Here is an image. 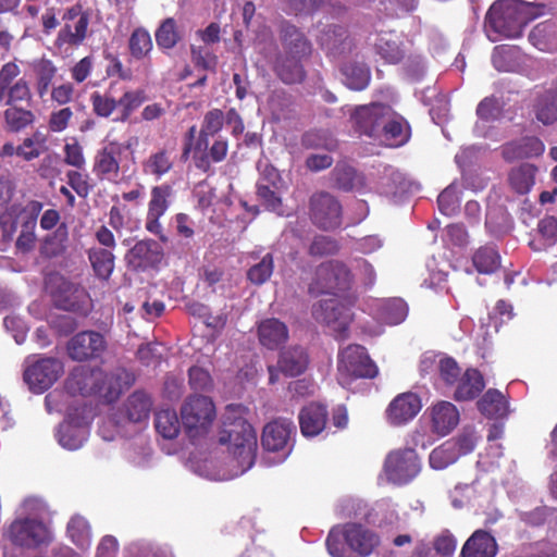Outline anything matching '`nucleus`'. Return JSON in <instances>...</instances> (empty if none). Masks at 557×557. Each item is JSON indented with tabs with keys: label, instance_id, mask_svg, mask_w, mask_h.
I'll return each instance as SVG.
<instances>
[{
	"label": "nucleus",
	"instance_id": "nucleus-1",
	"mask_svg": "<svg viewBox=\"0 0 557 557\" xmlns=\"http://www.w3.org/2000/svg\"><path fill=\"white\" fill-rule=\"evenodd\" d=\"M247 409L242 405H228L223 414L221 444H228V456L221 463L213 454L193 453L187 468L211 481H227L247 472L255 463L257 435L247 421Z\"/></svg>",
	"mask_w": 557,
	"mask_h": 557
},
{
	"label": "nucleus",
	"instance_id": "nucleus-2",
	"mask_svg": "<svg viewBox=\"0 0 557 557\" xmlns=\"http://www.w3.org/2000/svg\"><path fill=\"white\" fill-rule=\"evenodd\" d=\"M349 281V272L343 263L329 261L319 265L309 285V292L313 295H332L313 306L312 315L318 322L325 324L339 339L347 336L352 313L350 306L343 302L335 294L348 288Z\"/></svg>",
	"mask_w": 557,
	"mask_h": 557
},
{
	"label": "nucleus",
	"instance_id": "nucleus-3",
	"mask_svg": "<svg viewBox=\"0 0 557 557\" xmlns=\"http://www.w3.org/2000/svg\"><path fill=\"white\" fill-rule=\"evenodd\" d=\"M3 557H9L7 545L25 549L48 547L54 540L49 507L38 497H27L18 506L15 517L2 528Z\"/></svg>",
	"mask_w": 557,
	"mask_h": 557
},
{
	"label": "nucleus",
	"instance_id": "nucleus-4",
	"mask_svg": "<svg viewBox=\"0 0 557 557\" xmlns=\"http://www.w3.org/2000/svg\"><path fill=\"white\" fill-rule=\"evenodd\" d=\"M382 519L369 513L366 522H349L331 529L325 541L331 557H369L381 544Z\"/></svg>",
	"mask_w": 557,
	"mask_h": 557
},
{
	"label": "nucleus",
	"instance_id": "nucleus-5",
	"mask_svg": "<svg viewBox=\"0 0 557 557\" xmlns=\"http://www.w3.org/2000/svg\"><path fill=\"white\" fill-rule=\"evenodd\" d=\"M133 382L134 375L125 369H115L110 373H103L100 369L91 370L87 367H77L67 379L66 388L73 394H97L111 403L117 399Z\"/></svg>",
	"mask_w": 557,
	"mask_h": 557
},
{
	"label": "nucleus",
	"instance_id": "nucleus-6",
	"mask_svg": "<svg viewBox=\"0 0 557 557\" xmlns=\"http://www.w3.org/2000/svg\"><path fill=\"white\" fill-rule=\"evenodd\" d=\"M544 4L522 0H498L486 14V22L497 34L507 38H518L523 28L544 14Z\"/></svg>",
	"mask_w": 557,
	"mask_h": 557
},
{
	"label": "nucleus",
	"instance_id": "nucleus-7",
	"mask_svg": "<svg viewBox=\"0 0 557 557\" xmlns=\"http://www.w3.org/2000/svg\"><path fill=\"white\" fill-rule=\"evenodd\" d=\"M281 40L285 55L275 58L273 69L284 83H298L304 77L300 59L310 53V42L296 26L289 23L282 24Z\"/></svg>",
	"mask_w": 557,
	"mask_h": 557
},
{
	"label": "nucleus",
	"instance_id": "nucleus-8",
	"mask_svg": "<svg viewBox=\"0 0 557 557\" xmlns=\"http://www.w3.org/2000/svg\"><path fill=\"white\" fill-rule=\"evenodd\" d=\"M295 435L296 428L289 419L277 418L268 422L261 434L264 461L269 466L284 462L293 451Z\"/></svg>",
	"mask_w": 557,
	"mask_h": 557
},
{
	"label": "nucleus",
	"instance_id": "nucleus-9",
	"mask_svg": "<svg viewBox=\"0 0 557 557\" xmlns=\"http://www.w3.org/2000/svg\"><path fill=\"white\" fill-rule=\"evenodd\" d=\"M152 401L150 396L143 392H134L124 404L122 417L111 416L103 420L99 426V434L104 441H113L123 434L125 423L145 422L150 413Z\"/></svg>",
	"mask_w": 557,
	"mask_h": 557
},
{
	"label": "nucleus",
	"instance_id": "nucleus-10",
	"mask_svg": "<svg viewBox=\"0 0 557 557\" xmlns=\"http://www.w3.org/2000/svg\"><path fill=\"white\" fill-rule=\"evenodd\" d=\"M379 373V368L372 361L366 348L360 345H349L338 354L337 380L350 388L358 379H372Z\"/></svg>",
	"mask_w": 557,
	"mask_h": 557
},
{
	"label": "nucleus",
	"instance_id": "nucleus-11",
	"mask_svg": "<svg viewBox=\"0 0 557 557\" xmlns=\"http://www.w3.org/2000/svg\"><path fill=\"white\" fill-rule=\"evenodd\" d=\"M182 425L189 438L205 436L215 419V406L206 396H190L181 408Z\"/></svg>",
	"mask_w": 557,
	"mask_h": 557
},
{
	"label": "nucleus",
	"instance_id": "nucleus-12",
	"mask_svg": "<svg viewBox=\"0 0 557 557\" xmlns=\"http://www.w3.org/2000/svg\"><path fill=\"white\" fill-rule=\"evenodd\" d=\"M91 419L90 407L83 405L71 408L57 430L55 436L59 444L67 450L79 449L88 438Z\"/></svg>",
	"mask_w": 557,
	"mask_h": 557
},
{
	"label": "nucleus",
	"instance_id": "nucleus-13",
	"mask_svg": "<svg viewBox=\"0 0 557 557\" xmlns=\"http://www.w3.org/2000/svg\"><path fill=\"white\" fill-rule=\"evenodd\" d=\"M62 362L52 357L36 359L29 356L24 362V382L35 394H41L49 389L62 375Z\"/></svg>",
	"mask_w": 557,
	"mask_h": 557
},
{
	"label": "nucleus",
	"instance_id": "nucleus-14",
	"mask_svg": "<svg viewBox=\"0 0 557 557\" xmlns=\"http://www.w3.org/2000/svg\"><path fill=\"white\" fill-rule=\"evenodd\" d=\"M63 26L59 30L55 39L58 48L78 47L88 35L90 23V13L84 10L82 5L75 4L67 8L62 16Z\"/></svg>",
	"mask_w": 557,
	"mask_h": 557
},
{
	"label": "nucleus",
	"instance_id": "nucleus-15",
	"mask_svg": "<svg viewBox=\"0 0 557 557\" xmlns=\"http://www.w3.org/2000/svg\"><path fill=\"white\" fill-rule=\"evenodd\" d=\"M421 470V461L412 448L399 449L388 454L385 460V474L395 484H406Z\"/></svg>",
	"mask_w": 557,
	"mask_h": 557
},
{
	"label": "nucleus",
	"instance_id": "nucleus-16",
	"mask_svg": "<svg viewBox=\"0 0 557 557\" xmlns=\"http://www.w3.org/2000/svg\"><path fill=\"white\" fill-rule=\"evenodd\" d=\"M131 143L122 144L119 141H109L95 156L94 173L102 180L111 183L119 182L120 157L129 149Z\"/></svg>",
	"mask_w": 557,
	"mask_h": 557
},
{
	"label": "nucleus",
	"instance_id": "nucleus-17",
	"mask_svg": "<svg viewBox=\"0 0 557 557\" xmlns=\"http://www.w3.org/2000/svg\"><path fill=\"white\" fill-rule=\"evenodd\" d=\"M172 193V186L169 184L153 186L150 190V200L148 202L145 227L149 233L158 236L162 242H166L168 238L164 235L160 218L165 214L170 207Z\"/></svg>",
	"mask_w": 557,
	"mask_h": 557
},
{
	"label": "nucleus",
	"instance_id": "nucleus-18",
	"mask_svg": "<svg viewBox=\"0 0 557 557\" xmlns=\"http://www.w3.org/2000/svg\"><path fill=\"white\" fill-rule=\"evenodd\" d=\"M104 337L95 331L77 333L67 343V352L73 360L83 361L99 358L106 350Z\"/></svg>",
	"mask_w": 557,
	"mask_h": 557
},
{
	"label": "nucleus",
	"instance_id": "nucleus-19",
	"mask_svg": "<svg viewBox=\"0 0 557 557\" xmlns=\"http://www.w3.org/2000/svg\"><path fill=\"white\" fill-rule=\"evenodd\" d=\"M224 123H226V114L224 115L219 109L210 110L205 114L199 137L194 146V159L198 168L206 169L208 166L205 151L209 149V137L216 135Z\"/></svg>",
	"mask_w": 557,
	"mask_h": 557
},
{
	"label": "nucleus",
	"instance_id": "nucleus-20",
	"mask_svg": "<svg viewBox=\"0 0 557 557\" xmlns=\"http://www.w3.org/2000/svg\"><path fill=\"white\" fill-rule=\"evenodd\" d=\"M311 212L314 223L324 230H334L342 223V207L330 194L314 195L311 198Z\"/></svg>",
	"mask_w": 557,
	"mask_h": 557
},
{
	"label": "nucleus",
	"instance_id": "nucleus-21",
	"mask_svg": "<svg viewBox=\"0 0 557 557\" xmlns=\"http://www.w3.org/2000/svg\"><path fill=\"white\" fill-rule=\"evenodd\" d=\"M355 128L360 136L379 139L382 133L383 104L372 102L357 108L351 115Z\"/></svg>",
	"mask_w": 557,
	"mask_h": 557
},
{
	"label": "nucleus",
	"instance_id": "nucleus-22",
	"mask_svg": "<svg viewBox=\"0 0 557 557\" xmlns=\"http://www.w3.org/2000/svg\"><path fill=\"white\" fill-rule=\"evenodd\" d=\"M412 136L409 121L385 104V148H400L407 145Z\"/></svg>",
	"mask_w": 557,
	"mask_h": 557
},
{
	"label": "nucleus",
	"instance_id": "nucleus-23",
	"mask_svg": "<svg viewBox=\"0 0 557 557\" xmlns=\"http://www.w3.org/2000/svg\"><path fill=\"white\" fill-rule=\"evenodd\" d=\"M420 397L411 392L399 394L387 408V418L395 426L404 425L411 421L421 410Z\"/></svg>",
	"mask_w": 557,
	"mask_h": 557
},
{
	"label": "nucleus",
	"instance_id": "nucleus-24",
	"mask_svg": "<svg viewBox=\"0 0 557 557\" xmlns=\"http://www.w3.org/2000/svg\"><path fill=\"white\" fill-rule=\"evenodd\" d=\"M162 259L161 246L151 239L137 242L125 255L128 267L145 270L158 264Z\"/></svg>",
	"mask_w": 557,
	"mask_h": 557
},
{
	"label": "nucleus",
	"instance_id": "nucleus-25",
	"mask_svg": "<svg viewBox=\"0 0 557 557\" xmlns=\"http://www.w3.org/2000/svg\"><path fill=\"white\" fill-rule=\"evenodd\" d=\"M429 411L431 430L440 436L449 434L459 423V411L450 401L440 400L434 404Z\"/></svg>",
	"mask_w": 557,
	"mask_h": 557
},
{
	"label": "nucleus",
	"instance_id": "nucleus-26",
	"mask_svg": "<svg viewBox=\"0 0 557 557\" xmlns=\"http://www.w3.org/2000/svg\"><path fill=\"white\" fill-rule=\"evenodd\" d=\"M327 409L319 403H311L305 406L298 414L301 435L307 438L321 434L327 422Z\"/></svg>",
	"mask_w": 557,
	"mask_h": 557
},
{
	"label": "nucleus",
	"instance_id": "nucleus-27",
	"mask_svg": "<svg viewBox=\"0 0 557 557\" xmlns=\"http://www.w3.org/2000/svg\"><path fill=\"white\" fill-rule=\"evenodd\" d=\"M498 545L495 537L485 530H476L465 542L460 557H496Z\"/></svg>",
	"mask_w": 557,
	"mask_h": 557
},
{
	"label": "nucleus",
	"instance_id": "nucleus-28",
	"mask_svg": "<svg viewBox=\"0 0 557 557\" xmlns=\"http://www.w3.org/2000/svg\"><path fill=\"white\" fill-rule=\"evenodd\" d=\"M453 398L456 401H468L476 398L485 387L482 373L474 368H468L457 381Z\"/></svg>",
	"mask_w": 557,
	"mask_h": 557
},
{
	"label": "nucleus",
	"instance_id": "nucleus-29",
	"mask_svg": "<svg viewBox=\"0 0 557 557\" xmlns=\"http://www.w3.org/2000/svg\"><path fill=\"white\" fill-rule=\"evenodd\" d=\"M175 153L172 149L162 148L150 153L141 164L143 173L160 181L170 173L174 166Z\"/></svg>",
	"mask_w": 557,
	"mask_h": 557
},
{
	"label": "nucleus",
	"instance_id": "nucleus-30",
	"mask_svg": "<svg viewBox=\"0 0 557 557\" xmlns=\"http://www.w3.org/2000/svg\"><path fill=\"white\" fill-rule=\"evenodd\" d=\"M545 151V145L535 136H527L520 140L504 146L503 156L507 161L540 157Z\"/></svg>",
	"mask_w": 557,
	"mask_h": 557
},
{
	"label": "nucleus",
	"instance_id": "nucleus-31",
	"mask_svg": "<svg viewBox=\"0 0 557 557\" xmlns=\"http://www.w3.org/2000/svg\"><path fill=\"white\" fill-rule=\"evenodd\" d=\"M66 539L81 552H88L92 542V531L89 521L81 516L74 515L66 523Z\"/></svg>",
	"mask_w": 557,
	"mask_h": 557
},
{
	"label": "nucleus",
	"instance_id": "nucleus-32",
	"mask_svg": "<svg viewBox=\"0 0 557 557\" xmlns=\"http://www.w3.org/2000/svg\"><path fill=\"white\" fill-rule=\"evenodd\" d=\"M258 337L262 346L276 349L288 338V329L282 321L270 318L258 325Z\"/></svg>",
	"mask_w": 557,
	"mask_h": 557
},
{
	"label": "nucleus",
	"instance_id": "nucleus-33",
	"mask_svg": "<svg viewBox=\"0 0 557 557\" xmlns=\"http://www.w3.org/2000/svg\"><path fill=\"white\" fill-rule=\"evenodd\" d=\"M412 189V182L399 170L385 166V198L393 203L404 200Z\"/></svg>",
	"mask_w": 557,
	"mask_h": 557
},
{
	"label": "nucleus",
	"instance_id": "nucleus-34",
	"mask_svg": "<svg viewBox=\"0 0 557 557\" xmlns=\"http://www.w3.org/2000/svg\"><path fill=\"white\" fill-rule=\"evenodd\" d=\"M482 414L490 419L504 418L509 412V404L505 395L495 388H490L478 401Z\"/></svg>",
	"mask_w": 557,
	"mask_h": 557
},
{
	"label": "nucleus",
	"instance_id": "nucleus-35",
	"mask_svg": "<svg viewBox=\"0 0 557 557\" xmlns=\"http://www.w3.org/2000/svg\"><path fill=\"white\" fill-rule=\"evenodd\" d=\"M537 166L531 163H522L512 168L508 174V183L512 191L518 195L530 193L535 184Z\"/></svg>",
	"mask_w": 557,
	"mask_h": 557
},
{
	"label": "nucleus",
	"instance_id": "nucleus-36",
	"mask_svg": "<svg viewBox=\"0 0 557 557\" xmlns=\"http://www.w3.org/2000/svg\"><path fill=\"white\" fill-rule=\"evenodd\" d=\"M308 363L306 352L301 347H290L281 352L278 359V369L287 376L301 374Z\"/></svg>",
	"mask_w": 557,
	"mask_h": 557
},
{
	"label": "nucleus",
	"instance_id": "nucleus-37",
	"mask_svg": "<svg viewBox=\"0 0 557 557\" xmlns=\"http://www.w3.org/2000/svg\"><path fill=\"white\" fill-rule=\"evenodd\" d=\"M472 264L481 274H492L500 268V255L495 246L478 248L472 256Z\"/></svg>",
	"mask_w": 557,
	"mask_h": 557
},
{
	"label": "nucleus",
	"instance_id": "nucleus-38",
	"mask_svg": "<svg viewBox=\"0 0 557 557\" xmlns=\"http://www.w3.org/2000/svg\"><path fill=\"white\" fill-rule=\"evenodd\" d=\"M344 84L352 90L364 89L371 78L369 67L359 62H350L342 69Z\"/></svg>",
	"mask_w": 557,
	"mask_h": 557
},
{
	"label": "nucleus",
	"instance_id": "nucleus-39",
	"mask_svg": "<svg viewBox=\"0 0 557 557\" xmlns=\"http://www.w3.org/2000/svg\"><path fill=\"white\" fill-rule=\"evenodd\" d=\"M536 119L544 125L557 122V90H546L534 106Z\"/></svg>",
	"mask_w": 557,
	"mask_h": 557
},
{
	"label": "nucleus",
	"instance_id": "nucleus-40",
	"mask_svg": "<svg viewBox=\"0 0 557 557\" xmlns=\"http://www.w3.org/2000/svg\"><path fill=\"white\" fill-rule=\"evenodd\" d=\"M48 136L41 131L34 132L17 146V157L30 161L41 156L47 149Z\"/></svg>",
	"mask_w": 557,
	"mask_h": 557
},
{
	"label": "nucleus",
	"instance_id": "nucleus-41",
	"mask_svg": "<svg viewBox=\"0 0 557 557\" xmlns=\"http://www.w3.org/2000/svg\"><path fill=\"white\" fill-rule=\"evenodd\" d=\"M157 432L164 440L175 438L181 430V423L174 409L163 408L157 411L154 419Z\"/></svg>",
	"mask_w": 557,
	"mask_h": 557
},
{
	"label": "nucleus",
	"instance_id": "nucleus-42",
	"mask_svg": "<svg viewBox=\"0 0 557 557\" xmlns=\"http://www.w3.org/2000/svg\"><path fill=\"white\" fill-rule=\"evenodd\" d=\"M88 258L96 275L107 280L114 269V256L111 250L92 247L88 251Z\"/></svg>",
	"mask_w": 557,
	"mask_h": 557
},
{
	"label": "nucleus",
	"instance_id": "nucleus-43",
	"mask_svg": "<svg viewBox=\"0 0 557 557\" xmlns=\"http://www.w3.org/2000/svg\"><path fill=\"white\" fill-rule=\"evenodd\" d=\"M454 445L446 441L431 451L429 462L432 469L443 470L459 459Z\"/></svg>",
	"mask_w": 557,
	"mask_h": 557
},
{
	"label": "nucleus",
	"instance_id": "nucleus-44",
	"mask_svg": "<svg viewBox=\"0 0 557 557\" xmlns=\"http://www.w3.org/2000/svg\"><path fill=\"white\" fill-rule=\"evenodd\" d=\"M409 313L407 301L400 297L385 299V325H398L403 323Z\"/></svg>",
	"mask_w": 557,
	"mask_h": 557
},
{
	"label": "nucleus",
	"instance_id": "nucleus-45",
	"mask_svg": "<svg viewBox=\"0 0 557 557\" xmlns=\"http://www.w3.org/2000/svg\"><path fill=\"white\" fill-rule=\"evenodd\" d=\"M67 242V228L60 225L51 235H48L42 245L41 252L47 257H57L64 252Z\"/></svg>",
	"mask_w": 557,
	"mask_h": 557
},
{
	"label": "nucleus",
	"instance_id": "nucleus-46",
	"mask_svg": "<svg viewBox=\"0 0 557 557\" xmlns=\"http://www.w3.org/2000/svg\"><path fill=\"white\" fill-rule=\"evenodd\" d=\"M22 222V228L16 239V248L22 252H27L35 246L36 235V220L22 213L17 218Z\"/></svg>",
	"mask_w": 557,
	"mask_h": 557
},
{
	"label": "nucleus",
	"instance_id": "nucleus-47",
	"mask_svg": "<svg viewBox=\"0 0 557 557\" xmlns=\"http://www.w3.org/2000/svg\"><path fill=\"white\" fill-rule=\"evenodd\" d=\"M273 273V257L265 253L261 260L252 264L247 271V278L255 285L264 284Z\"/></svg>",
	"mask_w": 557,
	"mask_h": 557
},
{
	"label": "nucleus",
	"instance_id": "nucleus-48",
	"mask_svg": "<svg viewBox=\"0 0 557 557\" xmlns=\"http://www.w3.org/2000/svg\"><path fill=\"white\" fill-rule=\"evenodd\" d=\"M180 36L176 30V23L173 18H166L156 32V40L159 47L163 49L173 48L178 41Z\"/></svg>",
	"mask_w": 557,
	"mask_h": 557
},
{
	"label": "nucleus",
	"instance_id": "nucleus-49",
	"mask_svg": "<svg viewBox=\"0 0 557 557\" xmlns=\"http://www.w3.org/2000/svg\"><path fill=\"white\" fill-rule=\"evenodd\" d=\"M5 123L11 131L18 132L34 121V114L29 110L11 107L4 112Z\"/></svg>",
	"mask_w": 557,
	"mask_h": 557
},
{
	"label": "nucleus",
	"instance_id": "nucleus-50",
	"mask_svg": "<svg viewBox=\"0 0 557 557\" xmlns=\"http://www.w3.org/2000/svg\"><path fill=\"white\" fill-rule=\"evenodd\" d=\"M462 372L458 362L453 357L442 358L438 362V375L446 386H454L460 379Z\"/></svg>",
	"mask_w": 557,
	"mask_h": 557
},
{
	"label": "nucleus",
	"instance_id": "nucleus-51",
	"mask_svg": "<svg viewBox=\"0 0 557 557\" xmlns=\"http://www.w3.org/2000/svg\"><path fill=\"white\" fill-rule=\"evenodd\" d=\"M152 48V41L149 33L143 28L134 30L129 38V49L132 54L140 59L145 57Z\"/></svg>",
	"mask_w": 557,
	"mask_h": 557
},
{
	"label": "nucleus",
	"instance_id": "nucleus-52",
	"mask_svg": "<svg viewBox=\"0 0 557 557\" xmlns=\"http://www.w3.org/2000/svg\"><path fill=\"white\" fill-rule=\"evenodd\" d=\"M346 30L344 27L338 25H329L321 32L318 40L322 48L329 51H333L344 40Z\"/></svg>",
	"mask_w": 557,
	"mask_h": 557
},
{
	"label": "nucleus",
	"instance_id": "nucleus-53",
	"mask_svg": "<svg viewBox=\"0 0 557 557\" xmlns=\"http://www.w3.org/2000/svg\"><path fill=\"white\" fill-rule=\"evenodd\" d=\"M502 113V104L495 96L482 99L476 107V115L485 122L495 121Z\"/></svg>",
	"mask_w": 557,
	"mask_h": 557
},
{
	"label": "nucleus",
	"instance_id": "nucleus-54",
	"mask_svg": "<svg viewBox=\"0 0 557 557\" xmlns=\"http://www.w3.org/2000/svg\"><path fill=\"white\" fill-rule=\"evenodd\" d=\"M456 547L457 541L449 530H443L433 540V548L438 557H451Z\"/></svg>",
	"mask_w": 557,
	"mask_h": 557
},
{
	"label": "nucleus",
	"instance_id": "nucleus-55",
	"mask_svg": "<svg viewBox=\"0 0 557 557\" xmlns=\"http://www.w3.org/2000/svg\"><path fill=\"white\" fill-rule=\"evenodd\" d=\"M38 77V94L44 96L55 75L57 69L49 60H40L35 66Z\"/></svg>",
	"mask_w": 557,
	"mask_h": 557
},
{
	"label": "nucleus",
	"instance_id": "nucleus-56",
	"mask_svg": "<svg viewBox=\"0 0 557 557\" xmlns=\"http://www.w3.org/2000/svg\"><path fill=\"white\" fill-rule=\"evenodd\" d=\"M322 2L323 0H285L284 10L294 15H311Z\"/></svg>",
	"mask_w": 557,
	"mask_h": 557
},
{
	"label": "nucleus",
	"instance_id": "nucleus-57",
	"mask_svg": "<svg viewBox=\"0 0 557 557\" xmlns=\"http://www.w3.org/2000/svg\"><path fill=\"white\" fill-rule=\"evenodd\" d=\"M440 211L445 215H453L459 207V197L456 188L450 185L446 187L437 197Z\"/></svg>",
	"mask_w": 557,
	"mask_h": 557
},
{
	"label": "nucleus",
	"instance_id": "nucleus-58",
	"mask_svg": "<svg viewBox=\"0 0 557 557\" xmlns=\"http://www.w3.org/2000/svg\"><path fill=\"white\" fill-rule=\"evenodd\" d=\"M333 175L336 186L345 191L352 190L356 182L359 181L356 171L347 165L336 166Z\"/></svg>",
	"mask_w": 557,
	"mask_h": 557
},
{
	"label": "nucleus",
	"instance_id": "nucleus-59",
	"mask_svg": "<svg viewBox=\"0 0 557 557\" xmlns=\"http://www.w3.org/2000/svg\"><path fill=\"white\" fill-rule=\"evenodd\" d=\"M277 188H273L268 184H263L262 182L258 184V196L264 202L267 208L278 215L284 213L282 209L281 198L276 193Z\"/></svg>",
	"mask_w": 557,
	"mask_h": 557
},
{
	"label": "nucleus",
	"instance_id": "nucleus-60",
	"mask_svg": "<svg viewBox=\"0 0 557 557\" xmlns=\"http://www.w3.org/2000/svg\"><path fill=\"white\" fill-rule=\"evenodd\" d=\"M91 102L96 114L103 117L110 116L117 108V101L108 94H92Z\"/></svg>",
	"mask_w": 557,
	"mask_h": 557
},
{
	"label": "nucleus",
	"instance_id": "nucleus-61",
	"mask_svg": "<svg viewBox=\"0 0 557 557\" xmlns=\"http://www.w3.org/2000/svg\"><path fill=\"white\" fill-rule=\"evenodd\" d=\"M64 162L79 170L85 166L86 160L83 148L76 139H72L64 145Z\"/></svg>",
	"mask_w": 557,
	"mask_h": 557
},
{
	"label": "nucleus",
	"instance_id": "nucleus-62",
	"mask_svg": "<svg viewBox=\"0 0 557 557\" xmlns=\"http://www.w3.org/2000/svg\"><path fill=\"white\" fill-rule=\"evenodd\" d=\"M30 90L28 84L24 79L16 81L13 85L9 86L7 97L3 101L7 104H14L16 102H28L30 100Z\"/></svg>",
	"mask_w": 557,
	"mask_h": 557
},
{
	"label": "nucleus",
	"instance_id": "nucleus-63",
	"mask_svg": "<svg viewBox=\"0 0 557 557\" xmlns=\"http://www.w3.org/2000/svg\"><path fill=\"white\" fill-rule=\"evenodd\" d=\"M143 101L144 96L140 90L125 91L117 101V107L122 109V119H127L129 114L143 103Z\"/></svg>",
	"mask_w": 557,
	"mask_h": 557
},
{
	"label": "nucleus",
	"instance_id": "nucleus-64",
	"mask_svg": "<svg viewBox=\"0 0 557 557\" xmlns=\"http://www.w3.org/2000/svg\"><path fill=\"white\" fill-rule=\"evenodd\" d=\"M191 59L196 66L203 70H213L218 63V58L207 47H191Z\"/></svg>",
	"mask_w": 557,
	"mask_h": 557
}]
</instances>
